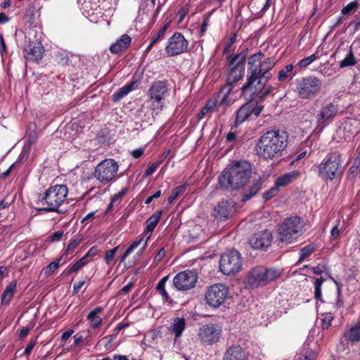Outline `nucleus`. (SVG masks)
I'll list each match as a JSON object with an SVG mask.
<instances>
[{"instance_id": "1", "label": "nucleus", "mask_w": 360, "mask_h": 360, "mask_svg": "<svg viewBox=\"0 0 360 360\" xmlns=\"http://www.w3.org/2000/svg\"><path fill=\"white\" fill-rule=\"evenodd\" d=\"M251 174L252 166L249 162L243 160L233 161L219 176V184L226 190H238L249 181Z\"/></svg>"}, {"instance_id": "2", "label": "nucleus", "mask_w": 360, "mask_h": 360, "mask_svg": "<svg viewBox=\"0 0 360 360\" xmlns=\"http://www.w3.org/2000/svg\"><path fill=\"white\" fill-rule=\"evenodd\" d=\"M288 135L285 131L271 130L264 133L256 144L257 154L264 159L281 156L287 147Z\"/></svg>"}, {"instance_id": "3", "label": "nucleus", "mask_w": 360, "mask_h": 360, "mask_svg": "<svg viewBox=\"0 0 360 360\" xmlns=\"http://www.w3.org/2000/svg\"><path fill=\"white\" fill-rule=\"evenodd\" d=\"M345 171L342 155L339 151L328 153L317 166L316 174L323 181H333L341 177Z\"/></svg>"}, {"instance_id": "4", "label": "nucleus", "mask_w": 360, "mask_h": 360, "mask_svg": "<svg viewBox=\"0 0 360 360\" xmlns=\"http://www.w3.org/2000/svg\"><path fill=\"white\" fill-rule=\"evenodd\" d=\"M68 193L66 185L56 184L46 190L44 196L39 200L38 203L42 207L39 212H58V207L65 202Z\"/></svg>"}, {"instance_id": "5", "label": "nucleus", "mask_w": 360, "mask_h": 360, "mask_svg": "<svg viewBox=\"0 0 360 360\" xmlns=\"http://www.w3.org/2000/svg\"><path fill=\"white\" fill-rule=\"evenodd\" d=\"M302 222V219L297 216L284 219L278 229L279 240L286 243L296 240L304 232Z\"/></svg>"}, {"instance_id": "6", "label": "nucleus", "mask_w": 360, "mask_h": 360, "mask_svg": "<svg viewBox=\"0 0 360 360\" xmlns=\"http://www.w3.org/2000/svg\"><path fill=\"white\" fill-rule=\"evenodd\" d=\"M264 56V53L262 51L252 55L248 58V67L251 70L255 69L257 75L266 82L272 77L270 70L276 65V60L274 57H269L262 60Z\"/></svg>"}, {"instance_id": "7", "label": "nucleus", "mask_w": 360, "mask_h": 360, "mask_svg": "<svg viewBox=\"0 0 360 360\" xmlns=\"http://www.w3.org/2000/svg\"><path fill=\"white\" fill-rule=\"evenodd\" d=\"M322 87V82L317 77L310 75L302 77L295 82V92L301 99H311Z\"/></svg>"}, {"instance_id": "8", "label": "nucleus", "mask_w": 360, "mask_h": 360, "mask_svg": "<svg viewBox=\"0 0 360 360\" xmlns=\"http://www.w3.org/2000/svg\"><path fill=\"white\" fill-rule=\"evenodd\" d=\"M169 87L166 81H156L152 83L148 91L150 108L153 111L160 112L165 107V100L169 96Z\"/></svg>"}, {"instance_id": "9", "label": "nucleus", "mask_w": 360, "mask_h": 360, "mask_svg": "<svg viewBox=\"0 0 360 360\" xmlns=\"http://www.w3.org/2000/svg\"><path fill=\"white\" fill-rule=\"evenodd\" d=\"M257 74L255 70H251L248 67L246 81L240 87L241 96L254 100L255 96L264 89L266 82Z\"/></svg>"}, {"instance_id": "10", "label": "nucleus", "mask_w": 360, "mask_h": 360, "mask_svg": "<svg viewBox=\"0 0 360 360\" xmlns=\"http://www.w3.org/2000/svg\"><path fill=\"white\" fill-rule=\"evenodd\" d=\"M243 264V259L241 254L236 250H231L221 256L219 269L223 274L232 276L241 270Z\"/></svg>"}, {"instance_id": "11", "label": "nucleus", "mask_w": 360, "mask_h": 360, "mask_svg": "<svg viewBox=\"0 0 360 360\" xmlns=\"http://www.w3.org/2000/svg\"><path fill=\"white\" fill-rule=\"evenodd\" d=\"M119 165L113 159H105L99 162L94 170V177L103 185L114 181Z\"/></svg>"}, {"instance_id": "12", "label": "nucleus", "mask_w": 360, "mask_h": 360, "mask_svg": "<svg viewBox=\"0 0 360 360\" xmlns=\"http://www.w3.org/2000/svg\"><path fill=\"white\" fill-rule=\"evenodd\" d=\"M229 294V288L224 284L216 283L212 285L205 291V303L212 308H218L225 302Z\"/></svg>"}, {"instance_id": "13", "label": "nucleus", "mask_w": 360, "mask_h": 360, "mask_svg": "<svg viewBox=\"0 0 360 360\" xmlns=\"http://www.w3.org/2000/svg\"><path fill=\"white\" fill-rule=\"evenodd\" d=\"M264 108V105L257 104L254 100H249L243 104L236 112L234 127H238L246 120L257 118Z\"/></svg>"}, {"instance_id": "14", "label": "nucleus", "mask_w": 360, "mask_h": 360, "mask_svg": "<svg viewBox=\"0 0 360 360\" xmlns=\"http://www.w3.org/2000/svg\"><path fill=\"white\" fill-rule=\"evenodd\" d=\"M221 333V326L216 323H209L199 328L198 335L202 345L207 346L217 342Z\"/></svg>"}, {"instance_id": "15", "label": "nucleus", "mask_w": 360, "mask_h": 360, "mask_svg": "<svg viewBox=\"0 0 360 360\" xmlns=\"http://www.w3.org/2000/svg\"><path fill=\"white\" fill-rule=\"evenodd\" d=\"M198 281L195 271L186 270L178 273L173 278V286L178 291H186L193 288Z\"/></svg>"}, {"instance_id": "16", "label": "nucleus", "mask_w": 360, "mask_h": 360, "mask_svg": "<svg viewBox=\"0 0 360 360\" xmlns=\"http://www.w3.org/2000/svg\"><path fill=\"white\" fill-rule=\"evenodd\" d=\"M188 41L180 32H174L168 39L165 52L169 56H175L187 51Z\"/></svg>"}, {"instance_id": "17", "label": "nucleus", "mask_w": 360, "mask_h": 360, "mask_svg": "<svg viewBox=\"0 0 360 360\" xmlns=\"http://www.w3.org/2000/svg\"><path fill=\"white\" fill-rule=\"evenodd\" d=\"M273 236L270 231L264 230L255 233L250 240V244L254 249L265 250L272 243Z\"/></svg>"}, {"instance_id": "18", "label": "nucleus", "mask_w": 360, "mask_h": 360, "mask_svg": "<svg viewBox=\"0 0 360 360\" xmlns=\"http://www.w3.org/2000/svg\"><path fill=\"white\" fill-rule=\"evenodd\" d=\"M234 211L233 202L231 200H223L214 207L213 216L220 221H224L229 218Z\"/></svg>"}, {"instance_id": "19", "label": "nucleus", "mask_w": 360, "mask_h": 360, "mask_svg": "<svg viewBox=\"0 0 360 360\" xmlns=\"http://www.w3.org/2000/svg\"><path fill=\"white\" fill-rule=\"evenodd\" d=\"M338 105L331 103L323 105L317 115V123L319 126L325 127L328 122L338 113Z\"/></svg>"}, {"instance_id": "20", "label": "nucleus", "mask_w": 360, "mask_h": 360, "mask_svg": "<svg viewBox=\"0 0 360 360\" xmlns=\"http://www.w3.org/2000/svg\"><path fill=\"white\" fill-rule=\"evenodd\" d=\"M44 49L40 41L35 40L29 41V44L24 49L25 57L30 60H39L42 58Z\"/></svg>"}, {"instance_id": "21", "label": "nucleus", "mask_w": 360, "mask_h": 360, "mask_svg": "<svg viewBox=\"0 0 360 360\" xmlns=\"http://www.w3.org/2000/svg\"><path fill=\"white\" fill-rule=\"evenodd\" d=\"M263 275L260 270V266L252 268L248 273L247 277V285L250 288H257L265 286Z\"/></svg>"}, {"instance_id": "22", "label": "nucleus", "mask_w": 360, "mask_h": 360, "mask_svg": "<svg viewBox=\"0 0 360 360\" xmlns=\"http://www.w3.org/2000/svg\"><path fill=\"white\" fill-rule=\"evenodd\" d=\"M221 96L218 102L219 106L227 107L233 104L236 101V97L233 96V87L229 84L224 85L219 92V96Z\"/></svg>"}, {"instance_id": "23", "label": "nucleus", "mask_w": 360, "mask_h": 360, "mask_svg": "<svg viewBox=\"0 0 360 360\" xmlns=\"http://www.w3.org/2000/svg\"><path fill=\"white\" fill-rule=\"evenodd\" d=\"M131 38L127 34L120 37L115 43L112 44L110 46V51L112 54L120 55L123 51L127 50L130 46Z\"/></svg>"}, {"instance_id": "24", "label": "nucleus", "mask_w": 360, "mask_h": 360, "mask_svg": "<svg viewBox=\"0 0 360 360\" xmlns=\"http://www.w3.org/2000/svg\"><path fill=\"white\" fill-rule=\"evenodd\" d=\"M222 360H248V356L239 345H232L224 352Z\"/></svg>"}, {"instance_id": "25", "label": "nucleus", "mask_w": 360, "mask_h": 360, "mask_svg": "<svg viewBox=\"0 0 360 360\" xmlns=\"http://www.w3.org/2000/svg\"><path fill=\"white\" fill-rule=\"evenodd\" d=\"M245 73V67L238 66L232 67L229 66V70L226 75V83L229 86L233 87V85L240 80Z\"/></svg>"}, {"instance_id": "26", "label": "nucleus", "mask_w": 360, "mask_h": 360, "mask_svg": "<svg viewBox=\"0 0 360 360\" xmlns=\"http://www.w3.org/2000/svg\"><path fill=\"white\" fill-rule=\"evenodd\" d=\"M343 338L347 342L358 343L360 342V324L356 323L350 326L343 333Z\"/></svg>"}, {"instance_id": "27", "label": "nucleus", "mask_w": 360, "mask_h": 360, "mask_svg": "<svg viewBox=\"0 0 360 360\" xmlns=\"http://www.w3.org/2000/svg\"><path fill=\"white\" fill-rule=\"evenodd\" d=\"M260 270L263 275V279L264 282L265 283V285L277 280L282 275V271L275 268H265L260 266Z\"/></svg>"}, {"instance_id": "28", "label": "nucleus", "mask_w": 360, "mask_h": 360, "mask_svg": "<svg viewBox=\"0 0 360 360\" xmlns=\"http://www.w3.org/2000/svg\"><path fill=\"white\" fill-rule=\"evenodd\" d=\"M264 179L265 178L263 176H259L258 179L255 180L252 186L244 192L242 201L246 202L255 196L261 190Z\"/></svg>"}, {"instance_id": "29", "label": "nucleus", "mask_w": 360, "mask_h": 360, "mask_svg": "<svg viewBox=\"0 0 360 360\" xmlns=\"http://www.w3.org/2000/svg\"><path fill=\"white\" fill-rule=\"evenodd\" d=\"M186 328V320L184 318H175L172 323L169 330L174 334L175 340L179 338Z\"/></svg>"}, {"instance_id": "30", "label": "nucleus", "mask_w": 360, "mask_h": 360, "mask_svg": "<svg viewBox=\"0 0 360 360\" xmlns=\"http://www.w3.org/2000/svg\"><path fill=\"white\" fill-rule=\"evenodd\" d=\"M169 27V23L168 22V23L165 24L162 27H161L156 34H153L151 37L150 41L148 46H147V48L146 49V50L144 51L143 55H145V56L147 55L148 53V52L151 50L152 47L157 42L163 39V38L165 37V33Z\"/></svg>"}, {"instance_id": "31", "label": "nucleus", "mask_w": 360, "mask_h": 360, "mask_svg": "<svg viewBox=\"0 0 360 360\" xmlns=\"http://www.w3.org/2000/svg\"><path fill=\"white\" fill-rule=\"evenodd\" d=\"M137 84V81H131L123 87L119 89L112 95V99L117 102L127 96L129 92L134 89V86Z\"/></svg>"}, {"instance_id": "32", "label": "nucleus", "mask_w": 360, "mask_h": 360, "mask_svg": "<svg viewBox=\"0 0 360 360\" xmlns=\"http://www.w3.org/2000/svg\"><path fill=\"white\" fill-rule=\"evenodd\" d=\"M298 175H299V173L297 172H295V171L288 172V173H285L277 178V179L276 180V182H275V185L278 188L285 186L288 185L289 184H290L291 182H292L293 180L297 179Z\"/></svg>"}, {"instance_id": "33", "label": "nucleus", "mask_w": 360, "mask_h": 360, "mask_svg": "<svg viewBox=\"0 0 360 360\" xmlns=\"http://www.w3.org/2000/svg\"><path fill=\"white\" fill-rule=\"evenodd\" d=\"M17 282L15 281H11L4 290L1 296V303L4 304H8L12 297H13L16 290Z\"/></svg>"}, {"instance_id": "34", "label": "nucleus", "mask_w": 360, "mask_h": 360, "mask_svg": "<svg viewBox=\"0 0 360 360\" xmlns=\"http://www.w3.org/2000/svg\"><path fill=\"white\" fill-rule=\"evenodd\" d=\"M294 66L292 64H288L281 69L278 73V80L279 82H285L288 79H292L296 72H293Z\"/></svg>"}, {"instance_id": "35", "label": "nucleus", "mask_w": 360, "mask_h": 360, "mask_svg": "<svg viewBox=\"0 0 360 360\" xmlns=\"http://www.w3.org/2000/svg\"><path fill=\"white\" fill-rule=\"evenodd\" d=\"M103 311L101 307H96L92 310L87 316V319L91 322L93 328H98L102 322V319L98 316V314Z\"/></svg>"}, {"instance_id": "36", "label": "nucleus", "mask_w": 360, "mask_h": 360, "mask_svg": "<svg viewBox=\"0 0 360 360\" xmlns=\"http://www.w3.org/2000/svg\"><path fill=\"white\" fill-rule=\"evenodd\" d=\"M169 276H164L160 281L158 283L156 286V290L159 292V293L162 295L164 300L169 304L172 303V300L171 299L169 292L165 290V284L167 281L168 280Z\"/></svg>"}, {"instance_id": "37", "label": "nucleus", "mask_w": 360, "mask_h": 360, "mask_svg": "<svg viewBox=\"0 0 360 360\" xmlns=\"http://www.w3.org/2000/svg\"><path fill=\"white\" fill-rule=\"evenodd\" d=\"M162 214V210L155 212L152 216H150L146 221V231L148 232H152L158 223L160 221V217Z\"/></svg>"}, {"instance_id": "38", "label": "nucleus", "mask_w": 360, "mask_h": 360, "mask_svg": "<svg viewBox=\"0 0 360 360\" xmlns=\"http://www.w3.org/2000/svg\"><path fill=\"white\" fill-rule=\"evenodd\" d=\"M89 259H86V257H82L79 259L76 263H75L72 266H68L65 271L64 272L67 275H70L73 272H77L82 268H83L86 264L89 263Z\"/></svg>"}, {"instance_id": "39", "label": "nucleus", "mask_w": 360, "mask_h": 360, "mask_svg": "<svg viewBox=\"0 0 360 360\" xmlns=\"http://www.w3.org/2000/svg\"><path fill=\"white\" fill-rule=\"evenodd\" d=\"M360 172V157H356L347 171V178L354 179Z\"/></svg>"}, {"instance_id": "40", "label": "nucleus", "mask_w": 360, "mask_h": 360, "mask_svg": "<svg viewBox=\"0 0 360 360\" xmlns=\"http://www.w3.org/2000/svg\"><path fill=\"white\" fill-rule=\"evenodd\" d=\"M315 251V246L313 244H309L303 247L300 250V259L297 264H300L305 258L310 256Z\"/></svg>"}, {"instance_id": "41", "label": "nucleus", "mask_w": 360, "mask_h": 360, "mask_svg": "<svg viewBox=\"0 0 360 360\" xmlns=\"http://www.w3.org/2000/svg\"><path fill=\"white\" fill-rule=\"evenodd\" d=\"M245 53H238L230 60L229 66L238 67L241 65L242 67H245Z\"/></svg>"}, {"instance_id": "42", "label": "nucleus", "mask_w": 360, "mask_h": 360, "mask_svg": "<svg viewBox=\"0 0 360 360\" xmlns=\"http://www.w3.org/2000/svg\"><path fill=\"white\" fill-rule=\"evenodd\" d=\"M319 51H316L314 54L302 58L298 62V66L300 68H306L307 66H309L310 64H311L314 61H315L316 59L319 58Z\"/></svg>"}, {"instance_id": "43", "label": "nucleus", "mask_w": 360, "mask_h": 360, "mask_svg": "<svg viewBox=\"0 0 360 360\" xmlns=\"http://www.w3.org/2000/svg\"><path fill=\"white\" fill-rule=\"evenodd\" d=\"M357 63V61L354 56V53L352 50L349 51V53L347 56L340 61V68H346L352 65H354Z\"/></svg>"}, {"instance_id": "44", "label": "nucleus", "mask_w": 360, "mask_h": 360, "mask_svg": "<svg viewBox=\"0 0 360 360\" xmlns=\"http://www.w3.org/2000/svg\"><path fill=\"white\" fill-rule=\"evenodd\" d=\"M186 186V184H183L174 188L172 194L167 198L168 203H172L180 195L184 193Z\"/></svg>"}, {"instance_id": "45", "label": "nucleus", "mask_w": 360, "mask_h": 360, "mask_svg": "<svg viewBox=\"0 0 360 360\" xmlns=\"http://www.w3.org/2000/svg\"><path fill=\"white\" fill-rule=\"evenodd\" d=\"M324 281H325V279L322 277L315 278V281L314 283V297L317 300H321V297H322L321 286Z\"/></svg>"}, {"instance_id": "46", "label": "nucleus", "mask_w": 360, "mask_h": 360, "mask_svg": "<svg viewBox=\"0 0 360 360\" xmlns=\"http://www.w3.org/2000/svg\"><path fill=\"white\" fill-rule=\"evenodd\" d=\"M82 240V237L81 235H77L73 238L71 239L70 243L68 244L67 248L65 250V254L72 253L75 248L80 244Z\"/></svg>"}, {"instance_id": "47", "label": "nucleus", "mask_w": 360, "mask_h": 360, "mask_svg": "<svg viewBox=\"0 0 360 360\" xmlns=\"http://www.w3.org/2000/svg\"><path fill=\"white\" fill-rule=\"evenodd\" d=\"M143 240V237L140 238L139 240H135L133 242L129 247L126 250L123 255L120 257V262H124L127 257L138 247L141 245V242Z\"/></svg>"}, {"instance_id": "48", "label": "nucleus", "mask_w": 360, "mask_h": 360, "mask_svg": "<svg viewBox=\"0 0 360 360\" xmlns=\"http://www.w3.org/2000/svg\"><path fill=\"white\" fill-rule=\"evenodd\" d=\"M359 6V3L356 0H354L347 6L342 8L341 10L342 15H349L352 13H354Z\"/></svg>"}, {"instance_id": "49", "label": "nucleus", "mask_w": 360, "mask_h": 360, "mask_svg": "<svg viewBox=\"0 0 360 360\" xmlns=\"http://www.w3.org/2000/svg\"><path fill=\"white\" fill-rule=\"evenodd\" d=\"M119 249V246H117L111 250H108L105 252L104 260L107 264H110L113 260L116 252Z\"/></svg>"}, {"instance_id": "50", "label": "nucleus", "mask_w": 360, "mask_h": 360, "mask_svg": "<svg viewBox=\"0 0 360 360\" xmlns=\"http://www.w3.org/2000/svg\"><path fill=\"white\" fill-rule=\"evenodd\" d=\"M334 316L332 315L331 313H328L324 315L323 318L322 319V324L321 327L323 330H327L331 325V322L333 320Z\"/></svg>"}, {"instance_id": "51", "label": "nucleus", "mask_w": 360, "mask_h": 360, "mask_svg": "<svg viewBox=\"0 0 360 360\" xmlns=\"http://www.w3.org/2000/svg\"><path fill=\"white\" fill-rule=\"evenodd\" d=\"M273 89L272 86H269L264 91L259 93L260 94L258 96V98L257 100L254 99V101L257 102V104L262 102L265 98L272 92Z\"/></svg>"}, {"instance_id": "52", "label": "nucleus", "mask_w": 360, "mask_h": 360, "mask_svg": "<svg viewBox=\"0 0 360 360\" xmlns=\"http://www.w3.org/2000/svg\"><path fill=\"white\" fill-rule=\"evenodd\" d=\"M316 354L312 351H307L304 354H300L296 360H315Z\"/></svg>"}, {"instance_id": "53", "label": "nucleus", "mask_w": 360, "mask_h": 360, "mask_svg": "<svg viewBox=\"0 0 360 360\" xmlns=\"http://www.w3.org/2000/svg\"><path fill=\"white\" fill-rule=\"evenodd\" d=\"M278 188L275 185L271 189H269V191L264 193L263 198L266 200H268L271 199V198H273L274 195H276V193H278Z\"/></svg>"}, {"instance_id": "54", "label": "nucleus", "mask_w": 360, "mask_h": 360, "mask_svg": "<svg viewBox=\"0 0 360 360\" xmlns=\"http://www.w3.org/2000/svg\"><path fill=\"white\" fill-rule=\"evenodd\" d=\"M36 344H37V338H32L30 341V343L25 347L23 354L26 356H29L30 355L34 347L36 345Z\"/></svg>"}, {"instance_id": "55", "label": "nucleus", "mask_w": 360, "mask_h": 360, "mask_svg": "<svg viewBox=\"0 0 360 360\" xmlns=\"http://www.w3.org/2000/svg\"><path fill=\"white\" fill-rule=\"evenodd\" d=\"M127 188H123L119 193L113 195V197L111 198L112 202H116L117 201H120L122 198V197L127 193Z\"/></svg>"}, {"instance_id": "56", "label": "nucleus", "mask_w": 360, "mask_h": 360, "mask_svg": "<svg viewBox=\"0 0 360 360\" xmlns=\"http://www.w3.org/2000/svg\"><path fill=\"white\" fill-rule=\"evenodd\" d=\"M159 165H160V162H154V163L151 164L148 167L147 170L146 171L145 175L146 176H150L151 174H153L156 171V169H158Z\"/></svg>"}, {"instance_id": "57", "label": "nucleus", "mask_w": 360, "mask_h": 360, "mask_svg": "<svg viewBox=\"0 0 360 360\" xmlns=\"http://www.w3.org/2000/svg\"><path fill=\"white\" fill-rule=\"evenodd\" d=\"M63 236V231H58L53 233L51 235H50L49 239L52 242L58 241L61 239Z\"/></svg>"}, {"instance_id": "58", "label": "nucleus", "mask_w": 360, "mask_h": 360, "mask_svg": "<svg viewBox=\"0 0 360 360\" xmlns=\"http://www.w3.org/2000/svg\"><path fill=\"white\" fill-rule=\"evenodd\" d=\"M98 253V250L97 247L93 246L91 247L87 253L84 256V257H86V259H88L89 257H94Z\"/></svg>"}, {"instance_id": "59", "label": "nucleus", "mask_w": 360, "mask_h": 360, "mask_svg": "<svg viewBox=\"0 0 360 360\" xmlns=\"http://www.w3.org/2000/svg\"><path fill=\"white\" fill-rule=\"evenodd\" d=\"M325 266L323 264H319L316 266H314L311 268V271L316 275L321 274L324 271Z\"/></svg>"}, {"instance_id": "60", "label": "nucleus", "mask_w": 360, "mask_h": 360, "mask_svg": "<svg viewBox=\"0 0 360 360\" xmlns=\"http://www.w3.org/2000/svg\"><path fill=\"white\" fill-rule=\"evenodd\" d=\"M60 261L61 258H58L56 261L51 262L48 266L49 270L51 271H54L55 270H56L60 265Z\"/></svg>"}, {"instance_id": "61", "label": "nucleus", "mask_w": 360, "mask_h": 360, "mask_svg": "<svg viewBox=\"0 0 360 360\" xmlns=\"http://www.w3.org/2000/svg\"><path fill=\"white\" fill-rule=\"evenodd\" d=\"M134 286V283L130 282L122 288H121L118 292L119 295L127 294Z\"/></svg>"}, {"instance_id": "62", "label": "nucleus", "mask_w": 360, "mask_h": 360, "mask_svg": "<svg viewBox=\"0 0 360 360\" xmlns=\"http://www.w3.org/2000/svg\"><path fill=\"white\" fill-rule=\"evenodd\" d=\"M217 104V101L216 100L210 99L204 107L211 111L216 107Z\"/></svg>"}, {"instance_id": "63", "label": "nucleus", "mask_w": 360, "mask_h": 360, "mask_svg": "<svg viewBox=\"0 0 360 360\" xmlns=\"http://www.w3.org/2000/svg\"><path fill=\"white\" fill-rule=\"evenodd\" d=\"M143 149L141 148L135 149L131 152V155L134 158H140L143 153Z\"/></svg>"}, {"instance_id": "64", "label": "nucleus", "mask_w": 360, "mask_h": 360, "mask_svg": "<svg viewBox=\"0 0 360 360\" xmlns=\"http://www.w3.org/2000/svg\"><path fill=\"white\" fill-rule=\"evenodd\" d=\"M340 235V230L338 226H335L330 231V236L333 239H337Z\"/></svg>"}]
</instances>
